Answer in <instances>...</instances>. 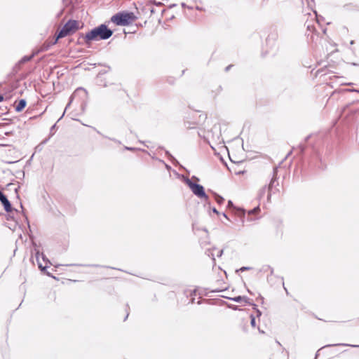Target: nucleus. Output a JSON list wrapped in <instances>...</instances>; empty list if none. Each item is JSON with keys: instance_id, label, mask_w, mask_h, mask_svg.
<instances>
[{"instance_id": "nucleus-63", "label": "nucleus", "mask_w": 359, "mask_h": 359, "mask_svg": "<svg viewBox=\"0 0 359 359\" xmlns=\"http://www.w3.org/2000/svg\"><path fill=\"white\" fill-rule=\"evenodd\" d=\"M285 292L288 294L287 290L285 287Z\"/></svg>"}, {"instance_id": "nucleus-22", "label": "nucleus", "mask_w": 359, "mask_h": 359, "mask_svg": "<svg viewBox=\"0 0 359 359\" xmlns=\"http://www.w3.org/2000/svg\"><path fill=\"white\" fill-rule=\"evenodd\" d=\"M250 325L252 327H256V319L252 314L250 315Z\"/></svg>"}, {"instance_id": "nucleus-62", "label": "nucleus", "mask_w": 359, "mask_h": 359, "mask_svg": "<svg viewBox=\"0 0 359 359\" xmlns=\"http://www.w3.org/2000/svg\"><path fill=\"white\" fill-rule=\"evenodd\" d=\"M154 12V9L151 10V13H153Z\"/></svg>"}, {"instance_id": "nucleus-27", "label": "nucleus", "mask_w": 359, "mask_h": 359, "mask_svg": "<svg viewBox=\"0 0 359 359\" xmlns=\"http://www.w3.org/2000/svg\"><path fill=\"white\" fill-rule=\"evenodd\" d=\"M56 129V123H55L54 125H53L50 128V136L53 135L54 134V130Z\"/></svg>"}, {"instance_id": "nucleus-52", "label": "nucleus", "mask_w": 359, "mask_h": 359, "mask_svg": "<svg viewBox=\"0 0 359 359\" xmlns=\"http://www.w3.org/2000/svg\"><path fill=\"white\" fill-rule=\"evenodd\" d=\"M128 315H129V313H127V315H126V316L125 317V318H124V320H123L124 321H125V320H126V319H127V318H128Z\"/></svg>"}, {"instance_id": "nucleus-15", "label": "nucleus", "mask_w": 359, "mask_h": 359, "mask_svg": "<svg viewBox=\"0 0 359 359\" xmlns=\"http://www.w3.org/2000/svg\"><path fill=\"white\" fill-rule=\"evenodd\" d=\"M266 191L268 192V189L267 187L265 185L259 190L257 196L258 199L262 200L264 198Z\"/></svg>"}, {"instance_id": "nucleus-14", "label": "nucleus", "mask_w": 359, "mask_h": 359, "mask_svg": "<svg viewBox=\"0 0 359 359\" xmlns=\"http://www.w3.org/2000/svg\"><path fill=\"white\" fill-rule=\"evenodd\" d=\"M212 194L214 196L215 201L219 204L221 205L224 202V198L219 195L217 193L212 191Z\"/></svg>"}, {"instance_id": "nucleus-57", "label": "nucleus", "mask_w": 359, "mask_h": 359, "mask_svg": "<svg viewBox=\"0 0 359 359\" xmlns=\"http://www.w3.org/2000/svg\"><path fill=\"white\" fill-rule=\"evenodd\" d=\"M259 332L264 333V331H262V330H260L259 328Z\"/></svg>"}, {"instance_id": "nucleus-9", "label": "nucleus", "mask_w": 359, "mask_h": 359, "mask_svg": "<svg viewBox=\"0 0 359 359\" xmlns=\"http://www.w3.org/2000/svg\"><path fill=\"white\" fill-rule=\"evenodd\" d=\"M226 298L229 299V300H231V301L237 302V303L244 302L245 303H246L249 305H251V304H252V302H250V299L246 296L239 295V296H236L234 297H226Z\"/></svg>"}, {"instance_id": "nucleus-50", "label": "nucleus", "mask_w": 359, "mask_h": 359, "mask_svg": "<svg viewBox=\"0 0 359 359\" xmlns=\"http://www.w3.org/2000/svg\"><path fill=\"white\" fill-rule=\"evenodd\" d=\"M140 142L141 144H144V145H145V146H146L145 142H143V141H140ZM147 147H148V146L147 145Z\"/></svg>"}, {"instance_id": "nucleus-49", "label": "nucleus", "mask_w": 359, "mask_h": 359, "mask_svg": "<svg viewBox=\"0 0 359 359\" xmlns=\"http://www.w3.org/2000/svg\"><path fill=\"white\" fill-rule=\"evenodd\" d=\"M130 133L137 137V135L132 130H130Z\"/></svg>"}, {"instance_id": "nucleus-3", "label": "nucleus", "mask_w": 359, "mask_h": 359, "mask_svg": "<svg viewBox=\"0 0 359 359\" xmlns=\"http://www.w3.org/2000/svg\"><path fill=\"white\" fill-rule=\"evenodd\" d=\"M137 17L131 11H120L112 15L111 21L118 26H128L135 22Z\"/></svg>"}, {"instance_id": "nucleus-12", "label": "nucleus", "mask_w": 359, "mask_h": 359, "mask_svg": "<svg viewBox=\"0 0 359 359\" xmlns=\"http://www.w3.org/2000/svg\"><path fill=\"white\" fill-rule=\"evenodd\" d=\"M27 105V101L25 99H20L15 106V109L17 112L22 111Z\"/></svg>"}, {"instance_id": "nucleus-40", "label": "nucleus", "mask_w": 359, "mask_h": 359, "mask_svg": "<svg viewBox=\"0 0 359 359\" xmlns=\"http://www.w3.org/2000/svg\"><path fill=\"white\" fill-rule=\"evenodd\" d=\"M227 207L228 208H231V207H233V203L231 201H228V203H227Z\"/></svg>"}, {"instance_id": "nucleus-60", "label": "nucleus", "mask_w": 359, "mask_h": 359, "mask_svg": "<svg viewBox=\"0 0 359 359\" xmlns=\"http://www.w3.org/2000/svg\"><path fill=\"white\" fill-rule=\"evenodd\" d=\"M290 154H291V151H290V152H289V153L287 154V155L286 156V158H287L289 155H290Z\"/></svg>"}, {"instance_id": "nucleus-36", "label": "nucleus", "mask_w": 359, "mask_h": 359, "mask_svg": "<svg viewBox=\"0 0 359 359\" xmlns=\"http://www.w3.org/2000/svg\"><path fill=\"white\" fill-rule=\"evenodd\" d=\"M264 267H266V268H268V269H270V274H271V275H273V269L272 267H271V266H269V265H265V266H264Z\"/></svg>"}, {"instance_id": "nucleus-56", "label": "nucleus", "mask_w": 359, "mask_h": 359, "mask_svg": "<svg viewBox=\"0 0 359 359\" xmlns=\"http://www.w3.org/2000/svg\"><path fill=\"white\" fill-rule=\"evenodd\" d=\"M197 304H201V300L198 301V302H197Z\"/></svg>"}, {"instance_id": "nucleus-5", "label": "nucleus", "mask_w": 359, "mask_h": 359, "mask_svg": "<svg viewBox=\"0 0 359 359\" xmlns=\"http://www.w3.org/2000/svg\"><path fill=\"white\" fill-rule=\"evenodd\" d=\"M79 29V25L77 20H69L61 28L59 32V37H65L75 33Z\"/></svg>"}, {"instance_id": "nucleus-34", "label": "nucleus", "mask_w": 359, "mask_h": 359, "mask_svg": "<svg viewBox=\"0 0 359 359\" xmlns=\"http://www.w3.org/2000/svg\"><path fill=\"white\" fill-rule=\"evenodd\" d=\"M346 91H348V92H355V93H359V88L358 89H356V88H348V89L346 90Z\"/></svg>"}, {"instance_id": "nucleus-23", "label": "nucleus", "mask_w": 359, "mask_h": 359, "mask_svg": "<svg viewBox=\"0 0 359 359\" xmlns=\"http://www.w3.org/2000/svg\"><path fill=\"white\" fill-rule=\"evenodd\" d=\"M67 266H83V264H67ZM85 266H92V267H100V266L99 264H88L84 265Z\"/></svg>"}, {"instance_id": "nucleus-10", "label": "nucleus", "mask_w": 359, "mask_h": 359, "mask_svg": "<svg viewBox=\"0 0 359 359\" xmlns=\"http://www.w3.org/2000/svg\"><path fill=\"white\" fill-rule=\"evenodd\" d=\"M35 255H36V258L37 262H38V266H39V269L41 270V271L43 272V273H45L49 277H52L53 278H55V277L53 276L50 272L46 271V269H47L48 266H43L42 265V264L39 262V250H36Z\"/></svg>"}, {"instance_id": "nucleus-29", "label": "nucleus", "mask_w": 359, "mask_h": 359, "mask_svg": "<svg viewBox=\"0 0 359 359\" xmlns=\"http://www.w3.org/2000/svg\"><path fill=\"white\" fill-rule=\"evenodd\" d=\"M196 294H197V290L196 289L190 290V292H189L190 296L195 297V296H196Z\"/></svg>"}, {"instance_id": "nucleus-1", "label": "nucleus", "mask_w": 359, "mask_h": 359, "mask_svg": "<svg viewBox=\"0 0 359 359\" xmlns=\"http://www.w3.org/2000/svg\"><path fill=\"white\" fill-rule=\"evenodd\" d=\"M113 33V30L109 29L107 25L101 24L97 27L93 28L85 35L83 34H81L80 38H83L84 39L86 44L90 45L93 41L107 40L109 39L112 36Z\"/></svg>"}, {"instance_id": "nucleus-53", "label": "nucleus", "mask_w": 359, "mask_h": 359, "mask_svg": "<svg viewBox=\"0 0 359 359\" xmlns=\"http://www.w3.org/2000/svg\"><path fill=\"white\" fill-rule=\"evenodd\" d=\"M222 215H223L224 217L227 218L226 214L225 212H223V213H222Z\"/></svg>"}, {"instance_id": "nucleus-64", "label": "nucleus", "mask_w": 359, "mask_h": 359, "mask_svg": "<svg viewBox=\"0 0 359 359\" xmlns=\"http://www.w3.org/2000/svg\"><path fill=\"white\" fill-rule=\"evenodd\" d=\"M175 6V4L171 5V6H170V8L174 7Z\"/></svg>"}, {"instance_id": "nucleus-51", "label": "nucleus", "mask_w": 359, "mask_h": 359, "mask_svg": "<svg viewBox=\"0 0 359 359\" xmlns=\"http://www.w3.org/2000/svg\"><path fill=\"white\" fill-rule=\"evenodd\" d=\"M354 43H355V41H354L353 40H351V41H350V44H351V45H353V44H354Z\"/></svg>"}, {"instance_id": "nucleus-8", "label": "nucleus", "mask_w": 359, "mask_h": 359, "mask_svg": "<svg viewBox=\"0 0 359 359\" xmlns=\"http://www.w3.org/2000/svg\"><path fill=\"white\" fill-rule=\"evenodd\" d=\"M0 202L6 212L11 213L13 211L18 212L17 209L13 208L7 196L1 191H0Z\"/></svg>"}, {"instance_id": "nucleus-58", "label": "nucleus", "mask_w": 359, "mask_h": 359, "mask_svg": "<svg viewBox=\"0 0 359 359\" xmlns=\"http://www.w3.org/2000/svg\"><path fill=\"white\" fill-rule=\"evenodd\" d=\"M309 137H310V136H307V137H306V140H309Z\"/></svg>"}, {"instance_id": "nucleus-35", "label": "nucleus", "mask_w": 359, "mask_h": 359, "mask_svg": "<svg viewBox=\"0 0 359 359\" xmlns=\"http://www.w3.org/2000/svg\"><path fill=\"white\" fill-rule=\"evenodd\" d=\"M316 29L315 27L313 26V25H307V31H311V32H313Z\"/></svg>"}, {"instance_id": "nucleus-26", "label": "nucleus", "mask_w": 359, "mask_h": 359, "mask_svg": "<svg viewBox=\"0 0 359 359\" xmlns=\"http://www.w3.org/2000/svg\"><path fill=\"white\" fill-rule=\"evenodd\" d=\"M250 269H251V267H249V266H242L241 268H240L236 271L243 272V271H248Z\"/></svg>"}, {"instance_id": "nucleus-16", "label": "nucleus", "mask_w": 359, "mask_h": 359, "mask_svg": "<svg viewBox=\"0 0 359 359\" xmlns=\"http://www.w3.org/2000/svg\"><path fill=\"white\" fill-rule=\"evenodd\" d=\"M22 63H20V60L15 65V66L13 67V70H12V73L13 74H17L18 73V72L22 68Z\"/></svg>"}, {"instance_id": "nucleus-41", "label": "nucleus", "mask_w": 359, "mask_h": 359, "mask_svg": "<svg viewBox=\"0 0 359 359\" xmlns=\"http://www.w3.org/2000/svg\"><path fill=\"white\" fill-rule=\"evenodd\" d=\"M212 211L214 213L217 214V215H219V211H218V210H217V208H215V207L212 208Z\"/></svg>"}, {"instance_id": "nucleus-59", "label": "nucleus", "mask_w": 359, "mask_h": 359, "mask_svg": "<svg viewBox=\"0 0 359 359\" xmlns=\"http://www.w3.org/2000/svg\"><path fill=\"white\" fill-rule=\"evenodd\" d=\"M326 30H327L326 29H323V33H324V34H325V33H326Z\"/></svg>"}, {"instance_id": "nucleus-39", "label": "nucleus", "mask_w": 359, "mask_h": 359, "mask_svg": "<svg viewBox=\"0 0 359 359\" xmlns=\"http://www.w3.org/2000/svg\"><path fill=\"white\" fill-rule=\"evenodd\" d=\"M223 253H224V250H223V249H222V250H220L218 252V253H217V256L218 257H222V256Z\"/></svg>"}, {"instance_id": "nucleus-20", "label": "nucleus", "mask_w": 359, "mask_h": 359, "mask_svg": "<svg viewBox=\"0 0 359 359\" xmlns=\"http://www.w3.org/2000/svg\"><path fill=\"white\" fill-rule=\"evenodd\" d=\"M259 210H260L259 206L257 205V206L255 207L254 208L248 211V215H252L257 214L259 212Z\"/></svg>"}, {"instance_id": "nucleus-38", "label": "nucleus", "mask_w": 359, "mask_h": 359, "mask_svg": "<svg viewBox=\"0 0 359 359\" xmlns=\"http://www.w3.org/2000/svg\"><path fill=\"white\" fill-rule=\"evenodd\" d=\"M229 308L234 310V311H236V310H238V306H236V305H229L228 306Z\"/></svg>"}, {"instance_id": "nucleus-61", "label": "nucleus", "mask_w": 359, "mask_h": 359, "mask_svg": "<svg viewBox=\"0 0 359 359\" xmlns=\"http://www.w3.org/2000/svg\"><path fill=\"white\" fill-rule=\"evenodd\" d=\"M248 292L250 293V294H252L251 291L250 290L248 289Z\"/></svg>"}, {"instance_id": "nucleus-24", "label": "nucleus", "mask_w": 359, "mask_h": 359, "mask_svg": "<svg viewBox=\"0 0 359 359\" xmlns=\"http://www.w3.org/2000/svg\"><path fill=\"white\" fill-rule=\"evenodd\" d=\"M168 159L175 165H177L180 164L179 161L172 156L171 155Z\"/></svg>"}, {"instance_id": "nucleus-33", "label": "nucleus", "mask_w": 359, "mask_h": 359, "mask_svg": "<svg viewBox=\"0 0 359 359\" xmlns=\"http://www.w3.org/2000/svg\"><path fill=\"white\" fill-rule=\"evenodd\" d=\"M159 161H160V162H161V163H164L165 167V168H166L168 170H170L171 169V167H170L168 164L165 163L164 162V161H163V160H159Z\"/></svg>"}, {"instance_id": "nucleus-2", "label": "nucleus", "mask_w": 359, "mask_h": 359, "mask_svg": "<svg viewBox=\"0 0 359 359\" xmlns=\"http://www.w3.org/2000/svg\"><path fill=\"white\" fill-rule=\"evenodd\" d=\"M192 180L196 182L199 181V178L194 175L192 176L191 180L187 177L184 181L196 196L204 200L207 204L210 205L209 196L205 193L204 187L197 182H194Z\"/></svg>"}, {"instance_id": "nucleus-11", "label": "nucleus", "mask_w": 359, "mask_h": 359, "mask_svg": "<svg viewBox=\"0 0 359 359\" xmlns=\"http://www.w3.org/2000/svg\"><path fill=\"white\" fill-rule=\"evenodd\" d=\"M39 53V50H36V51H34L29 55H25V56H23L20 60V63H22V65H24L26 62H28L31 61Z\"/></svg>"}, {"instance_id": "nucleus-25", "label": "nucleus", "mask_w": 359, "mask_h": 359, "mask_svg": "<svg viewBox=\"0 0 359 359\" xmlns=\"http://www.w3.org/2000/svg\"><path fill=\"white\" fill-rule=\"evenodd\" d=\"M124 149H125V150H127V151H133L138 150L139 149H137V148H136V147L125 146V147H124Z\"/></svg>"}, {"instance_id": "nucleus-13", "label": "nucleus", "mask_w": 359, "mask_h": 359, "mask_svg": "<svg viewBox=\"0 0 359 359\" xmlns=\"http://www.w3.org/2000/svg\"><path fill=\"white\" fill-rule=\"evenodd\" d=\"M62 38V37H59V32H57L55 37L52 40L50 43L47 46H44V47H43V48H42V50H47L48 49V48L50 47V46L56 44L57 43L58 40Z\"/></svg>"}, {"instance_id": "nucleus-21", "label": "nucleus", "mask_w": 359, "mask_h": 359, "mask_svg": "<svg viewBox=\"0 0 359 359\" xmlns=\"http://www.w3.org/2000/svg\"><path fill=\"white\" fill-rule=\"evenodd\" d=\"M251 306H252L253 309L256 311L257 317H260L262 316V311L257 309V305L254 303H252Z\"/></svg>"}, {"instance_id": "nucleus-6", "label": "nucleus", "mask_w": 359, "mask_h": 359, "mask_svg": "<svg viewBox=\"0 0 359 359\" xmlns=\"http://www.w3.org/2000/svg\"><path fill=\"white\" fill-rule=\"evenodd\" d=\"M76 97H79V99H81L82 100H84L87 99V97H88V91L85 88H83L82 87L77 88L74 90L73 94L70 96L69 102L67 104L65 111H66L67 109L70 106L71 103L72 102L73 99H74ZM65 111L63 112L62 116L57 120V122L60 121L62 118V117L65 116Z\"/></svg>"}, {"instance_id": "nucleus-48", "label": "nucleus", "mask_w": 359, "mask_h": 359, "mask_svg": "<svg viewBox=\"0 0 359 359\" xmlns=\"http://www.w3.org/2000/svg\"><path fill=\"white\" fill-rule=\"evenodd\" d=\"M48 140L49 138L44 140L42 143L46 144L48 141Z\"/></svg>"}, {"instance_id": "nucleus-18", "label": "nucleus", "mask_w": 359, "mask_h": 359, "mask_svg": "<svg viewBox=\"0 0 359 359\" xmlns=\"http://www.w3.org/2000/svg\"><path fill=\"white\" fill-rule=\"evenodd\" d=\"M198 122H196V121L190 122L189 121H185L184 126L187 128H195V126H196L198 124Z\"/></svg>"}, {"instance_id": "nucleus-46", "label": "nucleus", "mask_w": 359, "mask_h": 359, "mask_svg": "<svg viewBox=\"0 0 359 359\" xmlns=\"http://www.w3.org/2000/svg\"><path fill=\"white\" fill-rule=\"evenodd\" d=\"M268 269H269L268 268H266V267H264V266H263L261 271H264V272H265V271H266Z\"/></svg>"}, {"instance_id": "nucleus-55", "label": "nucleus", "mask_w": 359, "mask_h": 359, "mask_svg": "<svg viewBox=\"0 0 359 359\" xmlns=\"http://www.w3.org/2000/svg\"><path fill=\"white\" fill-rule=\"evenodd\" d=\"M186 6V4L184 3H182V7H184Z\"/></svg>"}, {"instance_id": "nucleus-30", "label": "nucleus", "mask_w": 359, "mask_h": 359, "mask_svg": "<svg viewBox=\"0 0 359 359\" xmlns=\"http://www.w3.org/2000/svg\"><path fill=\"white\" fill-rule=\"evenodd\" d=\"M315 14H316V20H317V22L318 23H320V20H323V18L322 16H319L318 14H317V12L316 11H314Z\"/></svg>"}, {"instance_id": "nucleus-43", "label": "nucleus", "mask_w": 359, "mask_h": 359, "mask_svg": "<svg viewBox=\"0 0 359 359\" xmlns=\"http://www.w3.org/2000/svg\"><path fill=\"white\" fill-rule=\"evenodd\" d=\"M165 154L168 158H169L172 154L170 153L169 151L165 150Z\"/></svg>"}, {"instance_id": "nucleus-44", "label": "nucleus", "mask_w": 359, "mask_h": 359, "mask_svg": "<svg viewBox=\"0 0 359 359\" xmlns=\"http://www.w3.org/2000/svg\"><path fill=\"white\" fill-rule=\"evenodd\" d=\"M190 303L194 304L195 302V297L191 296Z\"/></svg>"}, {"instance_id": "nucleus-47", "label": "nucleus", "mask_w": 359, "mask_h": 359, "mask_svg": "<svg viewBox=\"0 0 359 359\" xmlns=\"http://www.w3.org/2000/svg\"><path fill=\"white\" fill-rule=\"evenodd\" d=\"M13 217L12 216H11L10 215L8 216L7 217V219L9 220V219H13Z\"/></svg>"}, {"instance_id": "nucleus-32", "label": "nucleus", "mask_w": 359, "mask_h": 359, "mask_svg": "<svg viewBox=\"0 0 359 359\" xmlns=\"http://www.w3.org/2000/svg\"><path fill=\"white\" fill-rule=\"evenodd\" d=\"M277 233H279L280 237H281V236H282V235H283V229H282V228H281V226H278L277 227Z\"/></svg>"}, {"instance_id": "nucleus-54", "label": "nucleus", "mask_w": 359, "mask_h": 359, "mask_svg": "<svg viewBox=\"0 0 359 359\" xmlns=\"http://www.w3.org/2000/svg\"><path fill=\"white\" fill-rule=\"evenodd\" d=\"M301 151L303 152L304 151V147H301Z\"/></svg>"}, {"instance_id": "nucleus-31", "label": "nucleus", "mask_w": 359, "mask_h": 359, "mask_svg": "<svg viewBox=\"0 0 359 359\" xmlns=\"http://www.w3.org/2000/svg\"><path fill=\"white\" fill-rule=\"evenodd\" d=\"M150 1H151L152 4H154V5L157 6H162V5H163V3H162V2H161V1L157 2V1H154H154L150 0Z\"/></svg>"}, {"instance_id": "nucleus-17", "label": "nucleus", "mask_w": 359, "mask_h": 359, "mask_svg": "<svg viewBox=\"0 0 359 359\" xmlns=\"http://www.w3.org/2000/svg\"><path fill=\"white\" fill-rule=\"evenodd\" d=\"M205 255H206L207 256H208L209 257H211L212 261L213 266H214V265H215V264H216V260H215V255H214V254L212 252V250H211V249H208V250L205 251Z\"/></svg>"}, {"instance_id": "nucleus-37", "label": "nucleus", "mask_w": 359, "mask_h": 359, "mask_svg": "<svg viewBox=\"0 0 359 359\" xmlns=\"http://www.w3.org/2000/svg\"><path fill=\"white\" fill-rule=\"evenodd\" d=\"M42 259L46 263H50L49 259L46 257L45 255L42 254Z\"/></svg>"}, {"instance_id": "nucleus-28", "label": "nucleus", "mask_w": 359, "mask_h": 359, "mask_svg": "<svg viewBox=\"0 0 359 359\" xmlns=\"http://www.w3.org/2000/svg\"><path fill=\"white\" fill-rule=\"evenodd\" d=\"M198 117H199V121H198V122H199L200 121H204L207 118V115H206V114H200V115L198 116Z\"/></svg>"}, {"instance_id": "nucleus-42", "label": "nucleus", "mask_w": 359, "mask_h": 359, "mask_svg": "<svg viewBox=\"0 0 359 359\" xmlns=\"http://www.w3.org/2000/svg\"><path fill=\"white\" fill-rule=\"evenodd\" d=\"M233 67L232 65H229L227 67H225V72H228L230 70V69Z\"/></svg>"}, {"instance_id": "nucleus-7", "label": "nucleus", "mask_w": 359, "mask_h": 359, "mask_svg": "<svg viewBox=\"0 0 359 359\" xmlns=\"http://www.w3.org/2000/svg\"><path fill=\"white\" fill-rule=\"evenodd\" d=\"M278 167H274L273 169V177L270 181V183L269 186L267 187L268 189V194H267V201H270L271 196V191L273 188H276L277 186L279 185L278 182L277 181V175H278Z\"/></svg>"}, {"instance_id": "nucleus-45", "label": "nucleus", "mask_w": 359, "mask_h": 359, "mask_svg": "<svg viewBox=\"0 0 359 359\" xmlns=\"http://www.w3.org/2000/svg\"><path fill=\"white\" fill-rule=\"evenodd\" d=\"M4 95L0 94V102H2L4 100Z\"/></svg>"}, {"instance_id": "nucleus-19", "label": "nucleus", "mask_w": 359, "mask_h": 359, "mask_svg": "<svg viewBox=\"0 0 359 359\" xmlns=\"http://www.w3.org/2000/svg\"><path fill=\"white\" fill-rule=\"evenodd\" d=\"M97 133L100 135H101L104 138H107L113 142H114L115 143H117L118 144H121V142L116 138H113V137H107L106 135H104L103 134H102L100 131L97 130Z\"/></svg>"}, {"instance_id": "nucleus-4", "label": "nucleus", "mask_w": 359, "mask_h": 359, "mask_svg": "<svg viewBox=\"0 0 359 359\" xmlns=\"http://www.w3.org/2000/svg\"><path fill=\"white\" fill-rule=\"evenodd\" d=\"M278 32L276 27H271L266 39V46L269 51L275 53L278 49Z\"/></svg>"}]
</instances>
